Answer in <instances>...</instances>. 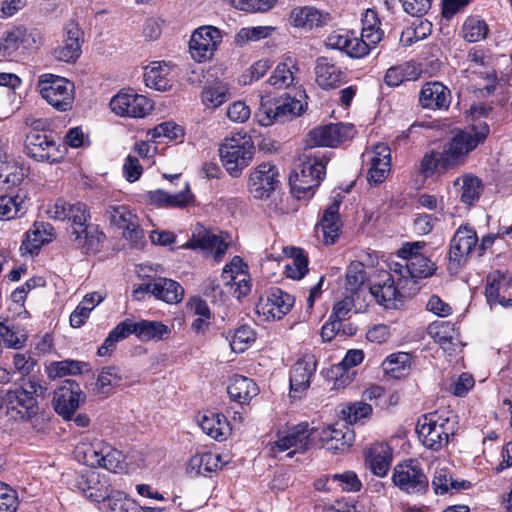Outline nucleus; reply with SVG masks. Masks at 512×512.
Returning <instances> with one entry per match:
<instances>
[{"instance_id":"1","label":"nucleus","mask_w":512,"mask_h":512,"mask_svg":"<svg viewBox=\"0 0 512 512\" xmlns=\"http://www.w3.org/2000/svg\"><path fill=\"white\" fill-rule=\"evenodd\" d=\"M46 213L51 219L67 221L70 224L68 235L76 248L82 249L86 254L99 250L105 235L97 226L88 224L91 215L84 203H69L59 198L48 206Z\"/></svg>"},{"instance_id":"2","label":"nucleus","mask_w":512,"mask_h":512,"mask_svg":"<svg viewBox=\"0 0 512 512\" xmlns=\"http://www.w3.org/2000/svg\"><path fill=\"white\" fill-rule=\"evenodd\" d=\"M331 153L313 152L305 149L299 157V164L290 175L289 181L292 190L297 197H305L307 193H313L326 174V165Z\"/></svg>"},{"instance_id":"3","label":"nucleus","mask_w":512,"mask_h":512,"mask_svg":"<svg viewBox=\"0 0 512 512\" xmlns=\"http://www.w3.org/2000/svg\"><path fill=\"white\" fill-rule=\"evenodd\" d=\"M221 281L209 280L205 294L220 300L232 295L237 299L245 297L250 292V281L243 271V262L240 257L235 256L230 264H227L221 274Z\"/></svg>"},{"instance_id":"4","label":"nucleus","mask_w":512,"mask_h":512,"mask_svg":"<svg viewBox=\"0 0 512 512\" xmlns=\"http://www.w3.org/2000/svg\"><path fill=\"white\" fill-rule=\"evenodd\" d=\"M254 153L253 141L246 133L225 138L219 148L222 164L233 177L241 175L242 170L251 163Z\"/></svg>"},{"instance_id":"5","label":"nucleus","mask_w":512,"mask_h":512,"mask_svg":"<svg viewBox=\"0 0 512 512\" xmlns=\"http://www.w3.org/2000/svg\"><path fill=\"white\" fill-rule=\"evenodd\" d=\"M77 457L91 467H102L114 473L125 469V456L109 443L95 440L77 446Z\"/></svg>"},{"instance_id":"6","label":"nucleus","mask_w":512,"mask_h":512,"mask_svg":"<svg viewBox=\"0 0 512 512\" xmlns=\"http://www.w3.org/2000/svg\"><path fill=\"white\" fill-rule=\"evenodd\" d=\"M417 433L423 445L433 451H439L455 434V421L449 417L433 412L424 415L417 423Z\"/></svg>"},{"instance_id":"7","label":"nucleus","mask_w":512,"mask_h":512,"mask_svg":"<svg viewBox=\"0 0 512 512\" xmlns=\"http://www.w3.org/2000/svg\"><path fill=\"white\" fill-rule=\"evenodd\" d=\"M45 392V387L29 379L21 387L6 391L1 397V405L7 412L15 411L13 417L26 419L37 413V397L44 396Z\"/></svg>"},{"instance_id":"8","label":"nucleus","mask_w":512,"mask_h":512,"mask_svg":"<svg viewBox=\"0 0 512 512\" xmlns=\"http://www.w3.org/2000/svg\"><path fill=\"white\" fill-rule=\"evenodd\" d=\"M391 270L393 272L380 271L377 281L369 287L370 293L386 308L395 307V301L413 289L405 274H401L395 267Z\"/></svg>"},{"instance_id":"9","label":"nucleus","mask_w":512,"mask_h":512,"mask_svg":"<svg viewBox=\"0 0 512 512\" xmlns=\"http://www.w3.org/2000/svg\"><path fill=\"white\" fill-rule=\"evenodd\" d=\"M302 112L303 104L300 100L291 97L262 96L255 116L261 126H270L292 120Z\"/></svg>"},{"instance_id":"10","label":"nucleus","mask_w":512,"mask_h":512,"mask_svg":"<svg viewBox=\"0 0 512 512\" xmlns=\"http://www.w3.org/2000/svg\"><path fill=\"white\" fill-rule=\"evenodd\" d=\"M37 88L46 102L57 111L66 112L72 108L75 86L68 79L54 74H42Z\"/></svg>"},{"instance_id":"11","label":"nucleus","mask_w":512,"mask_h":512,"mask_svg":"<svg viewBox=\"0 0 512 512\" xmlns=\"http://www.w3.org/2000/svg\"><path fill=\"white\" fill-rule=\"evenodd\" d=\"M424 245V242L407 243L398 251L402 262L395 263V268L407 276L411 287L416 284L418 279L427 278L435 271L434 264L430 259L419 252Z\"/></svg>"},{"instance_id":"12","label":"nucleus","mask_w":512,"mask_h":512,"mask_svg":"<svg viewBox=\"0 0 512 512\" xmlns=\"http://www.w3.org/2000/svg\"><path fill=\"white\" fill-rule=\"evenodd\" d=\"M488 133L489 127L484 122L474 125L469 130L456 133L443 151L452 168L462 164L466 155L474 150Z\"/></svg>"},{"instance_id":"13","label":"nucleus","mask_w":512,"mask_h":512,"mask_svg":"<svg viewBox=\"0 0 512 512\" xmlns=\"http://www.w3.org/2000/svg\"><path fill=\"white\" fill-rule=\"evenodd\" d=\"M393 482L407 494L425 493L429 486L428 478L416 460L397 464L394 468Z\"/></svg>"},{"instance_id":"14","label":"nucleus","mask_w":512,"mask_h":512,"mask_svg":"<svg viewBox=\"0 0 512 512\" xmlns=\"http://www.w3.org/2000/svg\"><path fill=\"white\" fill-rule=\"evenodd\" d=\"M352 125L336 123L318 126L309 131L306 138L307 149L314 147L335 148L353 137Z\"/></svg>"},{"instance_id":"15","label":"nucleus","mask_w":512,"mask_h":512,"mask_svg":"<svg viewBox=\"0 0 512 512\" xmlns=\"http://www.w3.org/2000/svg\"><path fill=\"white\" fill-rule=\"evenodd\" d=\"M86 400V394L78 383L73 380H65L54 391L52 405L54 410L65 420H71L80 404Z\"/></svg>"},{"instance_id":"16","label":"nucleus","mask_w":512,"mask_h":512,"mask_svg":"<svg viewBox=\"0 0 512 512\" xmlns=\"http://www.w3.org/2000/svg\"><path fill=\"white\" fill-rule=\"evenodd\" d=\"M478 242L476 231L468 226H460L450 242L449 270L457 271L468 259Z\"/></svg>"},{"instance_id":"17","label":"nucleus","mask_w":512,"mask_h":512,"mask_svg":"<svg viewBox=\"0 0 512 512\" xmlns=\"http://www.w3.org/2000/svg\"><path fill=\"white\" fill-rule=\"evenodd\" d=\"M84 31L77 21L70 20L63 27L62 44L53 51L54 57L63 62L73 63L82 54Z\"/></svg>"},{"instance_id":"18","label":"nucleus","mask_w":512,"mask_h":512,"mask_svg":"<svg viewBox=\"0 0 512 512\" xmlns=\"http://www.w3.org/2000/svg\"><path fill=\"white\" fill-rule=\"evenodd\" d=\"M279 173L276 166L269 162L259 164L248 180V190L255 199L270 197L279 184Z\"/></svg>"},{"instance_id":"19","label":"nucleus","mask_w":512,"mask_h":512,"mask_svg":"<svg viewBox=\"0 0 512 512\" xmlns=\"http://www.w3.org/2000/svg\"><path fill=\"white\" fill-rule=\"evenodd\" d=\"M110 224L123 230V237L132 242L138 243L144 237L137 215L132 213L124 205H110L105 213Z\"/></svg>"},{"instance_id":"20","label":"nucleus","mask_w":512,"mask_h":512,"mask_svg":"<svg viewBox=\"0 0 512 512\" xmlns=\"http://www.w3.org/2000/svg\"><path fill=\"white\" fill-rule=\"evenodd\" d=\"M222 41L221 31L213 26H204L195 30L190 38L191 56L198 62L210 59Z\"/></svg>"},{"instance_id":"21","label":"nucleus","mask_w":512,"mask_h":512,"mask_svg":"<svg viewBox=\"0 0 512 512\" xmlns=\"http://www.w3.org/2000/svg\"><path fill=\"white\" fill-rule=\"evenodd\" d=\"M25 150L37 161L57 162L63 157L53 137L43 132L31 131L26 136Z\"/></svg>"},{"instance_id":"22","label":"nucleus","mask_w":512,"mask_h":512,"mask_svg":"<svg viewBox=\"0 0 512 512\" xmlns=\"http://www.w3.org/2000/svg\"><path fill=\"white\" fill-rule=\"evenodd\" d=\"M294 305V297L289 293L274 287L266 298H261L256 305V312L266 320L281 319Z\"/></svg>"},{"instance_id":"23","label":"nucleus","mask_w":512,"mask_h":512,"mask_svg":"<svg viewBox=\"0 0 512 512\" xmlns=\"http://www.w3.org/2000/svg\"><path fill=\"white\" fill-rule=\"evenodd\" d=\"M110 108L122 117L142 118L149 113L152 105L143 95L120 92L111 99Z\"/></svg>"},{"instance_id":"24","label":"nucleus","mask_w":512,"mask_h":512,"mask_svg":"<svg viewBox=\"0 0 512 512\" xmlns=\"http://www.w3.org/2000/svg\"><path fill=\"white\" fill-rule=\"evenodd\" d=\"M316 369L317 361L313 354H305L295 362L289 377L291 397H301L305 393Z\"/></svg>"},{"instance_id":"25","label":"nucleus","mask_w":512,"mask_h":512,"mask_svg":"<svg viewBox=\"0 0 512 512\" xmlns=\"http://www.w3.org/2000/svg\"><path fill=\"white\" fill-rule=\"evenodd\" d=\"M325 45L332 49L344 51L351 58H363L368 55V46L358 39L353 31L336 30L331 32Z\"/></svg>"},{"instance_id":"26","label":"nucleus","mask_w":512,"mask_h":512,"mask_svg":"<svg viewBox=\"0 0 512 512\" xmlns=\"http://www.w3.org/2000/svg\"><path fill=\"white\" fill-rule=\"evenodd\" d=\"M181 247L185 249L200 248L202 250H207L214 253L216 260H221L226 253L228 245L220 236L207 230L203 225L197 224L193 230L191 239Z\"/></svg>"},{"instance_id":"27","label":"nucleus","mask_w":512,"mask_h":512,"mask_svg":"<svg viewBox=\"0 0 512 512\" xmlns=\"http://www.w3.org/2000/svg\"><path fill=\"white\" fill-rule=\"evenodd\" d=\"M341 200L335 199L325 210L316 232L322 234V241L325 245H333L340 235L342 222L340 220L339 208Z\"/></svg>"},{"instance_id":"28","label":"nucleus","mask_w":512,"mask_h":512,"mask_svg":"<svg viewBox=\"0 0 512 512\" xmlns=\"http://www.w3.org/2000/svg\"><path fill=\"white\" fill-rule=\"evenodd\" d=\"M419 103L424 109H447L451 103V92L440 82H427L421 88Z\"/></svg>"},{"instance_id":"29","label":"nucleus","mask_w":512,"mask_h":512,"mask_svg":"<svg viewBox=\"0 0 512 512\" xmlns=\"http://www.w3.org/2000/svg\"><path fill=\"white\" fill-rule=\"evenodd\" d=\"M315 81L323 89L338 87L345 79V73L340 66L327 56H321L315 62Z\"/></svg>"},{"instance_id":"30","label":"nucleus","mask_w":512,"mask_h":512,"mask_svg":"<svg viewBox=\"0 0 512 512\" xmlns=\"http://www.w3.org/2000/svg\"><path fill=\"white\" fill-rule=\"evenodd\" d=\"M313 429L309 428L308 423H300L294 426L288 434L280 437L275 443L278 452H284L291 448H294L293 452H290L288 456H292L295 453L305 452L310 444V435Z\"/></svg>"},{"instance_id":"31","label":"nucleus","mask_w":512,"mask_h":512,"mask_svg":"<svg viewBox=\"0 0 512 512\" xmlns=\"http://www.w3.org/2000/svg\"><path fill=\"white\" fill-rule=\"evenodd\" d=\"M30 37L31 35L23 27H15L5 31L0 39V57H16L28 48Z\"/></svg>"},{"instance_id":"32","label":"nucleus","mask_w":512,"mask_h":512,"mask_svg":"<svg viewBox=\"0 0 512 512\" xmlns=\"http://www.w3.org/2000/svg\"><path fill=\"white\" fill-rule=\"evenodd\" d=\"M54 238L55 229L51 224L36 222L33 227L26 232L25 239L21 244V250L33 254Z\"/></svg>"},{"instance_id":"33","label":"nucleus","mask_w":512,"mask_h":512,"mask_svg":"<svg viewBox=\"0 0 512 512\" xmlns=\"http://www.w3.org/2000/svg\"><path fill=\"white\" fill-rule=\"evenodd\" d=\"M321 441L328 451L336 454L349 449L354 441V434L348 427H327L321 432Z\"/></svg>"},{"instance_id":"34","label":"nucleus","mask_w":512,"mask_h":512,"mask_svg":"<svg viewBox=\"0 0 512 512\" xmlns=\"http://www.w3.org/2000/svg\"><path fill=\"white\" fill-rule=\"evenodd\" d=\"M124 322L129 329V335L135 334L141 341L162 340L170 333L169 328L158 321L132 322L130 319H125Z\"/></svg>"},{"instance_id":"35","label":"nucleus","mask_w":512,"mask_h":512,"mask_svg":"<svg viewBox=\"0 0 512 512\" xmlns=\"http://www.w3.org/2000/svg\"><path fill=\"white\" fill-rule=\"evenodd\" d=\"M170 66L166 62L154 61L145 67V85L157 91H167L172 87Z\"/></svg>"},{"instance_id":"36","label":"nucleus","mask_w":512,"mask_h":512,"mask_svg":"<svg viewBox=\"0 0 512 512\" xmlns=\"http://www.w3.org/2000/svg\"><path fill=\"white\" fill-rule=\"evenodd\" d=\"M370 164L367 180L370 184L378 185L386 179L390 171V148L384 144L376 145Z\"/></svg>"},{"instance_id":"37","label":"nucleus","mask_w":512,"mask_h":512,"mask_svg":"<svg viewBox=\"0 0 512 512\" xmlns=\"http://www.w3.org/2000/svg\"><path fill=\"white\" fill-rule=\"evenodd\" d=\"M361 35L358 39H362L368 46V54L379 44L383 37L384 31L381 29V21L378 14L373 9H367L362 15Z\"/></svg>"},{"instance_id":"38","label":"nucleus","mask_w":512,"mask_h":512,"mask_svg":"<svg viewBox=\"0 0 512 512\" xmlns=\"http://www.w3.org/2000/svg\"><path fill=\"white\" fill-rule=\"evenodd\" d=\"M470 485L471 484L469 481L455 480L452 477L450 470L445 466H441L439 464L435 468V472L432 479V487L435 494L443 495L448 492H459L461 490L468 489Z\"/></svg>"},{"instance_id":"39","label":"nucleus","mask_w":512,"mask_h":512,"mask_svg":"<svg viewBox=\"0 0 512 512\" xmlns=\"http://www.w3.org/2000/svg\"><path fill=\"white\" fill-rule=\"evenodd\" d=\"M256 383L247 377L234 375L230 378L227 393L230 398L238 404H247L258 394Z\"/></svg>"},{"instance_id":"40","label":"nucleus","mask_w":512,"mask_h":512,"mask_svg":"<svg viewBox=\"0 0 512 512\" xmlns=\"http://www.w3.org/2000/svg\"><path fill=\"white\" fill-rule=\"evenodd\" d=\"M366 461L373 474L383 477L390 468L392 449L385 442L375 443L370 447Z\"/></svg>"},{"instance_id":"41","label":"nucleus","mask_w":512,"mask_h":512,"mask_svg":"<svg viewBox=\"0 0 512 512\" xmlns=\"http://www.w3.org/2000/svg\"><path fill=\"white\" fill-rule=\"evenodd\" d=\"M427 333L443 350H453L458 335L455 324L449 321H434L427 327Z\"/></svg>"},{"instance_id":"42","label":"nucleus","mask_w":512,"mask_h":512,"mask_svg":"<svg viewBox=\"0 0 512 512\" xmlns=\"http://www.w3.org/2000/svg\"><path fill=\"white\" fill-rule=\"evenodd\" d=\"M221 455L211 452L196 453L187 465V473L194 476H208L220 467Z\"/></svg>"},{"instance_id":"43","label":"nucleus","mask_w":512,"mask_h":512,"mask_svg":"<svg viewBox=\"0 0 512 512\" xmlns=\"http://www.w3.org/2000/svg\"><path fill=\"white\" fill-rule=\"evenodd\" d=\"M24 173L13 160H9L6 145L0 140V186H15L22 182Z\"/></svg>"},{"instance_id":"44","label":"nucleus","mask_w":512,"mask_h":512,"mask_svg":"<svg viewBox=\"0 0 512 512\" xmlns=\"http://www.w3.org/2000/svg\"><path fill=\"white\" fill-rule=\"evenodd\" d=\"M291 19L294 26L312 30L325 25L329 15L323 14L314 7L307 6L294 9L291 13Z\"/></svg>"},{"instance_id":"45","label":"nucleus","mask_w":512,"mask_h":512,"mask_svg":"<svg viewBox=\"0 0 512 512\" xmlns=\"http://www.w3.org/2000/svg\"><path fill=\"white\" fill-rule=\"evenodd\" d=\"M152 295L166 303L176 304L183 299L184 289L174 280L158 278L153 282Z\"/></svg>"},{"instance_id":"46","label":"nucleus","mask_w":512,"mask_h":512,"mask_svg":"<svg viewBox=\"0 0 512 512\" xmlns=\"http://www.w3.org/2000/svg\"><path fill=\"white\" fill-rule=\"evenodd\" d=\"M454 186H460V201L468 207L474 205L483 192L482 181L470 174L457 178Z\"/></svg>"},{"instance_id":"47","label":"nucleus","mask_w":512,"mask_h":512,"mask_svg":"<svg viewBox=\"0 0 512 512\" xmlns=\"http://www.w3.org/2000/svg\"><path fill=\"white\" fill-rule=\"evenodd\" d=\"M202 431L211 438L222 441L230 433V423L222 414L203 415L199 421Z\"/></svg>"},{"instance_id":"48","label":"nucleus","mask_w":512,"mask_h":512,"mask_svg":"<svg viewBox=\"0 0 512 512\" xmlns=\"http://www.w3.org/2000/svg\"><path fill=\"white\" fill-rule=\"evenodd\" d=\"M298 70L296 60L292 57H287L276 66L268 82L277 88H287L294 83L295 74Z\"/></svg>"},{"instance_id":"49","label":"nucleus","mask_w":512,"mask_h":512,"mask_svg":"<svg viewBox=\"0 0 512 512\" xmlns=\"http://www.w3.org/2000/svg\"><path fill=\"white\" fill-rule=\"evenodd\" d=\"M231 97L226 83L214 82L204 86L201 93L202 103L206 108L215 109L227 102Z\"/></svg>"},{"instance_id":"50","label":"nucleus","mask_w":512,"mask_h":512,"mask_svg":"<svg viewBox=\"0 0 512 512\" xmlns=\"http://www.w3.org/2000/svg\"><path fill=\"white\" fill-rule=\"evenodd\" d=\"M449 169H452V166L444 152L426 153L420 161L419 171L425 178Z\"/></svg>"},{"instance_id":"51","label":"nucleus","mask_w":512,"mask_h":512,"mask_svg":"<svg viewBox=\"0 0 512 512\" xmlns=\"http://www.w3.org/2000/svg\"><path fill=\"white\" fill-rule=\"evenodd\" d=\"M149 198L152 202L170 207H183L189 203L191 194L187 182L183 184V190L177 193H167L163 190L149 192Z\"/></svg>"},{"instance_id":"52","label":"nucleus","mask_w":512,"mask_h":512,"mask_svg":"<svg viewBox=\"0 0 512 512\" xmlns=\"http://www.w3.org/2000/svg\"><path fill=\"white\" fill-rule=\"evenodd\" d=\"M419 70L415 65L406 62L401 65L390 67L385 74L384 81L388 86L396 87L404 81L416 80Z\"/></svg>"},{"instance_id":"53","label":"nucleus","mask_w":512,"mask_h":512,"mask_svg":"<svg viewBox=\"0 0 512 512\" xmlns=\"http://www.w3.org/2000/svg\"><path fill=\"white\" fill-rule=\"evenodd\" d=\"M25 212V196L20 194L0 196V220L20 217Z\"/></svg>"},{"instance_id":"54","label":"nucleus","mask_w":512,"mask_h":512,"mask_svg":"<svg viewBox=\"0 0 512 512\" xmlns=\"http://www.w3.org/2000/svg\"><path fill=\"white\" fill-rule=\"evenodd\" d=\"M372 406L366 402L350 403L341 409L340 414L349 424H363L372 415Z\"/></svg>"},{"instance_id":"55","label":"nucleus","mask_w":512,"mask_h":512,"mask_svg":"<svg viewBox=\"0 0 512 512\" xmlns=\"http://www.w3.org/2000/svg\"><path fill=\"white\" fill-rule=\"evenodd\" d=\"M488 31L487 23L479 16L468 17L462 27L464 39L471 43L485 39Z\"/></svg>"},{"instance_id":"56","label":"nucleus","mask_w":512,"mask_h":512,"mask_svg":"<svg viewBox=\"0 0 512 512\" xmlns=\"http://www.w3.org/2000/svg\"><path fill=\"white\" fill-rule=\"evenodd\" d=\"M410 354L398 352L389 355L382 363L384 371L394 378H400L407 371L411 364Z\"/></svg>"},{"instance_id":"57","label":"nucleus","mask_w":512,"mask_h":512,"mask_svg":"<svg viewBox=\"0 0 512 512\" xmlns=\"http://www.w3.org/2000/svg\"><path fill=\"white\" fill-rule=\"evenodd\" d=\"M122 380L120 371L114 366L104 367L98 375L95 391L97 394H108Z\"/></svg>"},{"instance_id":"58","label":"nucleus","mask_w":512,"mask_h":512,"mask_svg":"<svg viewBox=\"0 0 512 512\" xmlns=\"http://www.w3.org/2000/svg\"><path fill=\"white\" fill-rule=\"evenodd\" d=\"M367 280L365 266L361 262H352L346 271L345 288L350 293H357Z\"/></svg>"},{"instance_id":"59","label":"nucleus","mask_w":512,"mask_h":512,"mask_svg":"<svg viewBox=\"0 0 512 512\" xmlns=\"http://www.w3.org/2000/svg\"><path fill=\"white\" fill-rule=\"evenodd\" d=\"M147 135L150 140L160 143L164 139L172 141L182 137L183 129L181 126L173 122H163L155 126L153 129H150L147 132Z\"/></svg>"},{"instance_id":"60","label":"nucleus","mask_w":512,"mask_h":512,"mask_svg":"<svg viewBox=\"0 0 512 512\" xmlns=\"http://www.w3.org/2000/svg\"><path fill=\"white\" fill-rule=\"evenodd\" d=\"M286 275L299 280L308 272V259L302 249L293 248L292 261L286 264Z\"/></svg>"},{"instance_id":"61","label":"nucleus","mask_w":512,"mask_h":512,"mask_svg":"<svg viewBox=\"0 0 512 512\" xmlns=\"http://www.w3.org/2000/svg\"><path fill=\"white\" fill-rule=\"evenodd\" d=\"M126 326L127 324L122 321L108 334L103 344L98 348L97 354L99 356L109 355L115 349L117 342L129 336V329Z\"/></svg>"},{"instance_id":"62","label":"nucleus","mask_w":512,"mask_h":512,"mask_svg":"<svg viewBox=\"0 0 512 512\" xmlns=\"http://www.w3.org/2000/svg\"><path fill=\"white\" fill-rule=\"evenodd\" d=\"M25 340L24 336L19 335L18 331L13 325L8 323L7 319L0 317V342L2 341L8 348L19 349L23 346Z\"/></svg>"},{"instance_id":"63","label":"nucleus","mask_w":512,"mask_h":512,"mask_svg":"<svg viewBox=\"0 0 512 512\" xmlns=\"http://www.w3.org/2000/svg\"><path fill=\"white\" fill-rule=\"evenodd\" d=\"M255 340L254 330L248 326L243 325L237 328L230 339V346L234 352H243L247 346Z\"/></svg>"},{"instance_id":"64","label":"nucleus","mask_w":512,"mask_h":512,"mask_svg":"<svg viewBox=\"0 0 512 512\" xmlns=\"http://www.w3.org/2000/svg\"><path fill=\"white\" fill-rule=\"evenodd\" d=\"M274 30L271 26H256V27H245L235 36V42L239 45H244L249 41H258L268 37Z\"/></svg>"}]
</instances>
